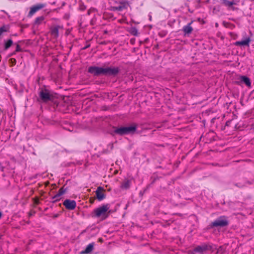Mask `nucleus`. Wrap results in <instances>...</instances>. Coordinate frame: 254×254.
I'll list each match as a JSON object with an SVG mask.
<instances>
[{"mask_svg":"<svg viewBox=\"0 0 254 254\" xmlns=\"http://www.w3.org/2000/svg\"><path fill=\"white\" fill-rule=\"evenodd\" d=\"M119 68L118 67H107L103 68L96 66L89 67L88 72L94 76H100L101 75L106 76H115L119 72Z\"/></svg>","mask_w":254,"mask_h":254,"instance_id":"nucleus-1","label":"nucleus"},{"mask_svg":"<svg viewBox=\"0 0 254 254\" xmlns=\"http://www.w3.org/2000/svg\"><path fill=\"white\" fill-rule=\"evenodd\" d=\"M110 207V205L109 204H106L95 208L91 213L92 217H101L102 220L106 219L111 213V210H109Z\"/></svg>","mask_w":254,"mask_h":254,"instance_id":"nucleus-2","label":"nucleus"},{"mask_svg":"<svg viewBox=\"0 0 254 254\" xmlns=\"http://www.w3.org/2000/svg\"><path fill=\"white\" fill-rule=\"evenodd\" d=\"M137 125L133 124L129 127H117L114 130L115 134L124 135L126 134L133 133L137 129Z\"/></svg>","mask_w":254,"mask_h":254,"instance_id":"nucleus-3","label":"nucleus"},{"mask_svg":"<svg viewBox=\"0 0 254 254\" xmlns=\"http://www.w3.org/2000/svg\"><path fill=\"white\" fill-rule=\"evenodd\" d=\"M215 249V246L203 244L201 246H197L192 250H190L188 251V254H195L196 253H199L200 254H203L207 251L213 252Z\"/></svg>","mask_w":254,"mask_h":254,"instance_id":"nucleus-4","label":"nucleus"},{"mask_svg":"<svg viewBox=\"0 0 254 254\" xmlns=\"http://www.w3.org/2000/svg\"><path fill=\"white\" fill-rule=\"evenodd\" d=\"M229 224L228 217L226 216H220L215 221L211 222L208 226V228L214 227H224L227 226Z\"/></svg>","mask_w":254,"mask_h":254,"instance_id":"nucleus-5","label":"nucleus"},{"mask_svg":"<svg viewBox=\"0 0 254 254\" xmlns=\"http://www.w3.org/2000/svg\"><path fill=\"white\" fill-rule=\"evenodd\" d=\"M229 113H232L233 119L227 121L225 126H222L221 130H223L227 135H230L231 133V130H233V128L236 126V124H234L232 127L230 126L231 123L234 118L237 117L236 115L234 114V112H229Z\"/></svg>","mask_w":254,"mask_h":254,"instance_id":"nucleus-6","label":"nucleus"},{"mask_svg":"<svg viewBox=\"0 0 254 254\" xmlns=\"http://www.w3.org/2000/svg\"><path fill=\"white\" fill-rule=\"evenodd\" d=\"M215 133L213 131H210L205 134H202L200 137V140L205 143H209L216 140Z\"/></svg>","mask_w":254,"mask_h":254,"instance_id":"nucleus-7","label":"nucleus"},{"mask_svg":"<svg viewBox=\"0 0 254 254\" xmlns=\"http://www.w3.org/2000/svg\"><path fill=\"white\" fill-rule=\"evenodd\" d=\"M130 6L129 1L125 0H122L119 1V5L112 6L111 10L113 11H121L125 9H127Z\"/></svg>","mask_w":254,"mask_h":254,"instance_id":"nucleus-8","label":"nucleus"},{"mask_svg":"<svg viewBox=\"0 0 254 254\" xmlns=\"http://www.w3.org/2000/svg\"><path fill=\"white\" fill-rule=\"evenodd\" d=\"M39 97L43 102H48L53 99V96L47 90H42L39 93Z\"/></svg>","mask_w":254,"mask_h":254,"instance_id":"nucleus-9","label":"nucleus"},{"mask_svg":"<svg viewBox=\"0 0 254 254\" xmlns=\"http://www.w3.org/2000/svg\"><path fill=\"white\" fill-rule=\"evenodd\" d=\"M45 6L46 4L44 3H39L32 6V7H30V10L28 13V16L29 17H31L37 11L42 9Z\"/></svg>","mask_w":254,"mask_h":254,"instance_id":"nucleus-10","label":"nucleus"},{"mask_svg":"<svg viewBox=\"0 0 254 254\" xmlns=\"http://www.w3.org/2000/svg\"><path fill=\"white\" fill-rule=\"evenodd\" d=\"M63 205L67 209L71 210L75 209L76 203L74 200L66 199L64 201Z\"/></svg>","mask_w":254,"mask_h":254,"instance_id":"nucleus-11","label":"nucleus"},{"mask_svg":"<svg viewBox=\"0 0 254 254\" xmlns=\"http://www.w3.org/2000/svg\"><path fill=\"white\" fill-rule=\"evenodd\" d=\"M105 190L102 187H98L95 191L96 198L98 201H101L105 198L106 194L104 193Z\"/></svg>","mask_w":254,"mask_h":254,"instance_id":"nucleus-12","label":"nucleus"},{"mask_svg":"<svg viewBox=\"0 0 254 254\" xmlns=\"http://www.w3.org/2000/svg\"><path fill=\"white\" fill-rule=\"evenodd\" d=\"M60 28H63L62 26L56 25L54 27L50 28L51 34L55 38H57L59 37V31Z\"/></svg>","mask_w":254,"mask_h":254,"instance_id":"nucleus-13","label":"nucleus"},{"mask_svg":"<svg viewBox=\"0 0 254 254\" xmlns=\"http://www.w3.org/2000/svg\"><path fill=\"white\" fill-rule=\"evenodd\" d=\"M192 23V21H191L190 23H189L188 25L184 26L183 28V31L184 33V35H189L190 33H191L192 31H193V28L191 26V24Z\"/></svg>","mask_w":254,"mask_h":254,"instance_id":"nucleus-14","label":"nucleus"},{"mask_svg":"<svg viewBox=\"0 0 254 254\" xmlns=\"http://www.w3.org/2000/svg\"><path fill=\"white\" fill-rule=\"evenodd\" d=\"M251 42V39L249 37L247 38L245 40L241 41H236L234 43V45L237 46H247L248 47L249 46L250 43Z\"/></svg>","mask_w":254,"mask_h":254,"instance_id":"nucleus-15","label":"nucleus"},{"mask_svg":"<svg viewBox=\"0 0 254 254\" xmlns=\"http://www.w3.org/2000/svg\"><path fill=\"white\" fill-rule=\"evenodd\" d=\"M94 243H92L89 244L86 248L85 250L81 251L80 254H88L90 253L94 249Z\"/></svg>","mask_w":254,"mask_h":254,"instance_id":"nucleus-16","label":"nucleus"},{"mask_svg":"<svg viewBox=\"0 0 254 254\" xmlns=\"http://www.w3.org/2000/svg\"><path fill=\"white\" fill-rule=\"evenodd\" d=\"M131 181L128 179H125L121 184V188L122 189L127 190L130 187Z\"/></svg>","mask_w":254,"mask_h":254,"instance_id":"nucleus-17","label":"nucleus"},{"mask_svg":"<svg viewBox=\"0 0 254 254\" xmlns=\"http://www.w3.org/2000/svg\"><path fill=\"white\" fill-rule=\"evenodd\" d=\"M64 186L59 190L58 193L55 195V197H60L66 192L67 190V188H64Z\"/></svg>","mask_w":254,"mask_h":254,"instance_id":"nucleus-18","label":"nucleus"},{"mask_svg":"<svg viewBox=\"0 0 254 254\" xmlns=\"http://www.w3.org/2000/svg\"><path fill=\"white\" fill-rule=\"evenodd\" d=\"M13 44V41L11 39H8L4 41V50H7Z\"/></svg>","mask_w":254,"mask_h":254,"instance_id":"nucleus-19","label":"nucleus"},{"mask_svg":"<svg viewBox=\"0 0 254 254\" xmlns=\"http://www.w3.org/2000/svg\"><path fill=\"white\" fill-rule=\"evenodd\" d=\"M241 81L245 83L248 87L251 85V82L250 78L246 76H242L241 77Z\"/></svg>","mask_w":254,"mask_h":254,"instance_id":"nucleus-20","label":"nucleus"},{"mask_svg":"<svg viewBox=\"0 0 254 254\" xmlns=\"http://www.w3.org/2000/svg\"><path fill=\"white\" fill-rule=\"evenodd\" d=\"M10 29L9 25H4L0 27V36L3 32H8Z\"/></svg>","mask_w":254,"mask_h":254,"instance_id":"nucleus-21","label":"nucleus"},{"mask_svg":"<svg viewBox=\"0 0 254 254\" xmlns=\"http://www.w3.org/2000/svg\"><path fill=\"white\" fill-rule=\"evenodd\" d=\"M45 17L41 16L37 17L34 21V25H39L41 24L42 22L44 20Z\"/></svg>","mask_w":254,"mask_h":254,"instance_id":"nucleus-22","label":"nucleus"},{"mask_svg":"<svg viewBox=\"0 0 254 254\" xmlns=\"http://www.w3.org/2000/svg\"><path fill=\"white\" fill-rule=\"evenodd\" d=\"M222 2L223 4L228 7H231L233 5L235 4L234 1H229L228 0H222Z\"/></svg>","mask_w":254,"mask_h":254,"instance_id":"nucleus-23","label":"nucleus"},{"mask_svg":"<svg viewBox=\"0 0 254 254\" xmlns=\"http://www.w3.org/2000/svg\"><path fill=\"white\" fill-rule=\"evenodd\" d=\"M130 33L134 36H137L138 35V30L135 27H132L130 30Z\"/></svg>","mask_w":254,"mask_h":254,"instance_id":"nucleus-24","label":"nucleus"},{"mask_svg":"<svg viewBox=\"0 0 254 254\" xmlns=\"http://www.w3.org/2000/svg\"><path fill=\"white\" fill-rule=\"evenodd\" d=\"M225 251V248L223 246H220L217 249V253L223 254Z\"/></svg>","mask_w":254,"mask_h":254,"instance_id":"nucleus-25","label":"nucleus"},{"mask_svg":"<svg viewBox=\"0 0 254 254\" xmlns=\"http://www.w3.org/2000/svg\"><path fill=\"white\" fill-rule=\"evenodd\" d=\"M53 118V117H52V118H48L45 117V119L47 121L48 123L51 124H54L55 123L58 122V121L54 120L52 119Z\"/></svg>","mask_w":254,"mask_h":254,"instance_id":"nucleus-26","label":"nucleus"},{"mask_svg":"<svg viewBox=\"0 0 254 254\" xmlns=\"http://www.w3.org/2000/svg\"><path fill=\"white\" fill-rule=\"evenodd\" d=\"M159 179V177H151V182L150 183V184L148 185V186H150L152 185H153L155 182H156V180H158Z\"/></svg>","mask_w":254,"mask_h":254,"instance_id":"nucleus-27","label":"nucleus"},{"mask_svg":"<svg viewBox=\"0 0 254 254\" xmlns=\"http://www.w3.org/2000/svg\"><path fill=\"white\" fill-rule=\"evenodd\" d=\"M52 199H53V200L52 201V203H55L57 201H59L60 200V197H55V195L53 196L52 197Z\"/></svg>","mask_w":254,"mask_h":254,"instance_id":"nucleus-28","label":"nucleus"},{"mask_svg":"<svg viewBox=\"0 0 254 254\" xmlns=\"http://www.w3.org/2000/svg\"><path fill=\"white\" fill-rule=\"evenodd\" d=\"M21 51V49L18 44L16 45V49L15 52H19Z\"/></svg>","mask_w":254,"mask_h":254,"instance_id":"nucleus-29","label":"nucleus"},{"mask_svg":"<svg viewBox=\"0 0 254 254\" xmlns=\"http://www.w3.org/2000/svg\"><path fill=\"white\" fill-rule=\"evenodd\" d=\"M4 167L3 166L2 164L0 162V171H3Z\"/></svg>","mask_w":254,"mask_h":254,"instance_id":"nucleus-30","label":"nucleus"},{"mask_svg":"<svg viewBox=\"0 0 254 254\" xmlns=\"http://www.w3.org/2000/svg\"><path fill=\"white\" fill-rule=\"evenodd\" d=\"M34 203L36 204H38L39 203V200L38 198H35L34 199Z\"/></svg>","mask_w":254,"mask_h":254,"instance_id":"nucleus-31","label":"nucleus"},{"mask_svg":"<svg viewBox=\"0 0 254 254\" xmlns=\"http://www.w3.org/2000/svg\"><path fill=\"white\" fill-rule=\"evenodd\" d=\"M89 46H90V45H88L86 46L85 47H84V48H83V50H85V49H86L88 48V47H89Z\"/></svg>","mask_w":254,"mask_h":254,"instance_id":"nucleus-32","label":"nucleus"},{"mask_svg":"<svg viewBox=\"0 0 254 254\" xmlns=\"http://www.w3.org/2000/svg\"><path fill=\"white\" fill-rule=\"evenodd\" d=\"M157 146H161V147H164V145L163 144H155Z\"/></svg>","mask_w":254,"mask_h":254,"instance_id":"nucleus-33","label":"nucleus"},{"mask_svg":"<svg viewBox=\"0 0 254 254\" xmlns=\"http://www.w3.org/2000/svg\"><path fill=\"white\" fill-rule=\"evenodd\" d=\"M2 212L0 211V219L2 217Z\"/></svg>","mask_w":254,"mask_h":254,"instance_id":"nucleus-34","label":"nucleus"},{"mask_svg":"<svg viewBox=\"0 0 254 254\" xmlns=\"http://www.w3.org/2000/svg\"><path fill=\"white\" fill-rule=\"evenodd\" d=\"M58 216H59V215H58V214H55V215L54 216V218H56V217H58Z\"/></svg>","mask_w":254,"mask_h":254,"instance_id":"nucleus-35","label":"nucleus"},{"mask_svg":"<svg viewBox=\"0 0 254 254\" xmlns=\"http://www.w3.org/2000/svg\"><path fill=\"white\" fill-rule=\"evenodd\" d=\"M29 216H31V215H32V213H31V212H30V213H29Z\"/></svg>","mask_w":254,"mask_h":254,"instance_id":"nucleus-36","label":"nucleus"},{"mask_svg":"<svg viewBox=\"0 0 254 254\" xmlns=\"http://www.w3.org/2000/svg\"><path fill=\"white\" fill-rule=\"evenodd\" d=\"M251 1H254V0H251Z\"/></svg>","mask_w":254,"mask_h":254,"instance_id":"nucleus-37","label":"nucleus"}]
</instances>
